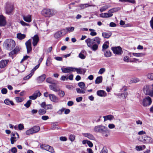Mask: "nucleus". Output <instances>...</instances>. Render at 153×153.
<instances>
[{"label":"nucleus","instance_id":"nucleus-36","mask_svg":"<svg viewBox=\"0 0 153 153\" xmlns=\"http://www.w3.org/2000/svg\"><path fill=\"white\" fill-rule=\"evenodd\" d=\"M33 95L36 99L37 97L40 96L41 94L39 91L37 90L35 92Z\"/></svg>","mask_w":153,"mask_h":153},{"label":"nucleus","instance_id":"nucleus-39","mask_svg":"<svg viewBox=\"0 0 153 153\" xmlns=\"http://www.w3.org/2000/svg\"><path fill=\"white\" fill-rule=\"evenodd\" d=\"M46 82L49 83H54L55 81L51 77L47 78L46 79Z\"/></svg>","mask_w":153,"mask_h":153},{"label":"nucleus","instance_id":"nucleus-56","mask_svg":"<svg viewBox=\"0 0 153 153\" xmlns=\"http://www.w3.org/2000/svg\"><path fill=\"white\" fill-rule=\"evenodd\" d=\"M58 94L60 97H62L65 95V92L64 91H61L58 93Z\"/></svg>","mask_w":153,"mask_h":153},{"label":"nucleus","instance_id":"nucleus-5","mask_svg":"<svg viewBox=\"0 0 153 153\" xmlns=\"http://www.w3.org/2000/svg\"><path fill=\"white\" fill-rule=\"evenodd\" d=\"M151 86L149 85H146L143 88V90L144 93L146 94L149 95L151 97H153V84Z\"/></svg>","mask_w":153,"mask_h":153},{"label":"nucleus","instance_id":"nucleus-23","mask_svg":"<svg viewBox=\"0 0 153 153\" xmlns=\"http://www.w3.org/2000/svg\"><path fill=\"white\" fill-rule=\"evenodd\" d=\"M86 52L85 50L81 51L79 54V57L82 59H84L86 57Z\"/></svg>","mask_w":153,"mask_h":153},{"label":"nucleus","instance_id":"nucleus-2","mask_svg":"<svg viewBox=\"0 0 153 153\" xmlns=\"http://www.w3.org/2000/svg\"><path fill=\"white\" fill-rule=\"evenodd\" d=\"M15 41L10 39L5 40L3 44V46L4 48L9 51L12 50L15 47Z\"/></svg>","mask_w":153,"mask_h":153},{"label":"nucleus","instance_id":"nucleus-61","mask_svg":"<svg viewBox=\"0 0 153 153\" xmlns=\"http://www.w3.org/2000/svg\"><path fill=\"white\" fill-rule=\"evenodd\" d=\"M147 77L149 79L153 80V73L149 74L147 75Z\"/></svg>","mask_w":153,"mask_h":153},{"label":"nucleus","instance_id":"nucleus-45","mask_svg":"<svg viewBox=\"0 0 153 153\" xmlns=\"http://www.w3.org/2000/svg\"><path fill=\"white\" fill-rule=\"evenodd\" d=\"M15 99L17 102H21L24 100V99L23 98L20 97H16Z\"/></svg>","mask_w":153,"mask_h":153},{"label":"nucleus","instance_id":"nucleus-19","mask_svg":"<svg viewBox=\"0 0 153 153\" xmlns=\"http://www.w3.org/2000/svg\"><path fill=\"white\" fill-rule=\"evenodd\" d=\"M97 94L99 96L101 97H105L106 96V92L103 90H100L97 91Z\"/></svg>","mask_w":153,"mask_h":153},{"label":"nucleus","instance_id":"nucleus-50","mask_svg":"<svg viewBox=\"0 0 153 153\" xmlns=\"http://www.w3.org/2000/svg\"><path fill=\"white\" fill-rule=\"evenodd\" d=\"M74 29V28L73 27H66V29L67 30V32L69 33L73 31Z\"/></svg>","mask_w":153,"mask_h":153},{"label":"nucleus","instance_id":"nucleus-12","mask_svg":"<svg viewBox=\"0 0 153 153\" xmlns=\"http://www.w3.org/2000/svg\"><path fill=\"white\" fill-rule=\"evenodd\" d=\"M25 44L27 48V53H28L32 51L31 39H29L26 42Z\"/></svg>","mask_w":153,"mask_h":153},{"label":"nucleus","instance_id":"nucleus-6","mask_svg":"<svg viewBox=\"0 0 153 153\" xmlns=\"http://www.w3.org/2000/svg\"><path fill=\"white\" fill-rule=\"evenodd\" d=\"M138 140L144 143L148 144L153 143V139L148 136H146L144 137L143 139V137H140L138 138Z\"/></svg>","mask_w":153,"mask_h":153},{"label":"nucleus","instance_id":"nucleus-38","mask_svg":"<svg viewBox=\"0 0 153 153\" xmlns=\"http://www.w3.org/2000/svg\"><path fill=\"white\" fill-rule=\"evenodd\" d=\"M62 36V35L61 34V33L59 31L56 33L55 34L54 37L55 38L57 39L60 37Z\"/></svg>","mask_w":153,"mask_h":153},{"label":"nucleus","instance_id":"nucleus-49","mask_svg":"<svg viewBox=\"0 0 153 153\" xmlns=\"http://www.w3.org/2000/svg\"><path fill=\"white\" fill-rule=\"evenodd\" d=\"M38 112L39 114L43 115L46 113V111L44 109H40L39 110Z\"/></svg>","mask_w":153,"mask_h":153},{"label":"nucleus","instance_id":"nucleus-29","mask_svg":"<svg viewBox=\"0 0 153 153\" xmlns=\"http://www.w3.org/2000/svg\"><path fill=\"white\" fill-rule=\"evenodd\" d=\"M50 88L55 91H58V89L56 88V84L50 85H49Z\"/></svg>","mask_w":153,"mask_h":153},{"label":"nucleus","instance_id":"nucleus-46","mask_svg":"<svg viewBox=\"0 0 153 153\" xmlns=\"http://www.w3.org/2000/svg\"><path fill=\"white\" fill-rule=\"evenodd\" d=\"M32 101L31 100H29L27 102L24 104V106L27 108L30 107Z\"/></svg>","mask_w":153,"mask_h":153},{"label":"nucleus","instance_id":"nucleus-1","mask_svg":"<svg viewBox=\"0 0 153 153\" xmlns=\"http://www.w3.org/2000/svg\"><path fill=\"white\" fill-rule=\"evenodd\" d=\"M101 40V38L96 37L92 39L88 38L85 40V42L88 47L93 51H95L98 49V45L100 44Z\"/></svg>","mask_w":153,"mask_h":153},{"label":"nucleus","instance_id":"nucleus-37","mask_svg":"<svg viewBox=\"0 0 153 153\" xmlns=\"http://www.w3.org/2000/svg\"><path fill=\"white\" fill-rule=\"evenodd\" d=\"M19 51L18 48L16 47L13 51H12L10 53V55H13L16 54Z\"/></svg>","mask_w":153,"mask_h":153},{"label":"nucleus","instance_id":"nucleus-59","mask_svg":"<svg viewBox=\"0 0 153 153\" xmlns=\"http://www.w3.org/2000/svg\"><path fill=\"white\" fill-rule=\"evenodd\" d=\"M41 147L44 149L47 150L48 147H50V146L47 145H43Z\"/></svg>","mask_w":153,"mask_h":153},{"label":"nucleus","instance_id":"nucleus-52","mask_svg":"<svg viewBox=\"0 0 153 153\" xmlns=\"http://www.w3.org/2000/svg\"><path fill=\"white\" fill-rule=\"evenodd\" d=\"M105 71V68H100L99 71L98 73L99 74H102Z\"/></svg>","mask_w":153,"mask_h":153},{"label":"nucleus","instance_id":"nucleus-21","mask_svg":"<svg viewBox=\"0 0 153 153\" xmlns=\"http://www.w3.org/2000/svg\"><path fill=\"white\" fill-rule=\"evenodd\" d=\"M8 61L7 60H2L0 62V68H4L7 64Z\"/></svg>","mask_w":153,"mask_h":153},{"label":"nucleus","instance_id":"nucleus-20","mask_svg":"<svg viewBox=\"0 0 153 153\" xmlns=\"http://www.w3.org/2000/svg\"><path fill=\"white\" fill-rule=\"evenodd\" d=\"M24 20L27 22H30L32 21L31 16L28 15L27 16H23Z\"/></svg>","mask_w":153,"mask_h":153},{"label":"nucleus","instance_id":"nucleus-32","mask_svg":"<svg viewBox=\"0 0 153 153\" xmlns=\"http://www.w3.org/2000/svg\"><path fill=\"white\" fill-rule=\"evenodd\" d=\"M78 85L82 89L85 90L86 88L85 84L82 82H79L78 83Z\"/></svg>","mask_w":153,"mask_h":153},{"label":"nucleus","instance_id":"nucleus-35","mask_svg":"<svg viewBox=\"0 0 153 153\" xmlns=\"http://www.w3.org/2000/svg\"><path fill=\"white\" fill-rule=\"evenodd\" d=\"M4 103L7 105H9L10 104L12 105H13L14 104V103L12 101L8 99L5 100L4 101Z\"/></svg>","mask_w":153,"mask_h":153},{"label":"nucleus","instance_id":"nucleus-28","mask_svg":"<svg viewBox=\"0 0 153 153\" xmlns=\"http://www.w3.org/2000/svg\"><path fill=\"white\" fill-rule=\"evenodd\" d=\"M26 37V35L24 34H22L21 33H18L17 35V37L18 39L20 40L24 39Z\"/></svg>","mask_w":153,"mask_h":153},{"label":"nucleus","instance_id":"nucleus-8","mask_svg":"<svg viewBox=\"0 0 153 153\" xmlns=\"http://www.w3.org/2000/svg\"><path fill=\"white\" fill-rule=\"evenodd\" d=\"M5 9L6 14H11L13 11V6L10 4L7 3L6 4L5 7Z\"/></svg>","mask_w":153,"mask_h":153},{"label":"nucleus","instance_id":"nucleus-48","mask_svg":"<svg viewBox=\"0 0 153 153\" xmlns=\"http://www.w3.org/2000/svg\"><path fill=\"white\" fill-rule=\"evenodd\" d=\"M130 62H141V60H140V59L136 58H133L132 60H130L129 61Z\"/></svg>","mask_w":153,"mask_h":153},{"label":"nucleus","instance_id":"nucleus-64","mask_svg":"<svg viewBox=\"0 0 153 153\" xmlns=\"http://www.w3.org/2000/svg\"><path fill=\"white\" fill-rule=\"evenodd\" d=\"M1 92L3 94H6L7 92V90L5 88H3L1 90Z\"/></svg>","mask_w":153,"mask_h":153},{"label":"nucleus","instance_id":"nucleus-51","mask_svg":"<svg viewBox=\"0 0 153 153\" xmlns=\"http://www.w3.org/2000/svg\"><path fill=\"white\" fill-rule=\"evenodd\" d=\"M46 77V76L45 74H43L39 77V80L42 82L44 80Z\"/></svg>","mask_w":153,"mask_h":153},{"label":"nucleus","instance_id":"nucleus-53","mask_svg":"<svg viewBox=\"0 0 153 153\" xmlns=\"http://www.w3.org/2000/svg\"><path fill=\"white\" fill-rule=\"evenodd\" d=\"M118 10V8H114L111 9L109 10V12L110 13H113L116 12Z\"/></svg>","mask_w":153,"mask_h":153},{"label":"nucleus","instance_id":"nucleus-40","mask_svg":"<svg viewBox=\"0 0 153 153\" xmlns=\"http://www.w3.org/2000/svg\"><path fill=\"white\" fill-rule=\"evenodd\" d=\"M107 43L109 44V42H106L103 45L102 47V51H104V50L108 48L109 46L108 45L106 44Z\"/></svg>","mask_w":153,"mask_h":153},{"label":"nucleus","instance_id":"nucleus-4","mask_svg":"<svg viewBox=\"0 0 153 153\" xmlns=\"http://www.w3.org/2000/svg\"><path fill=\"white\" fill-rule=\"evenodd\" d=\"M56 13L57 11L53 9H44L41 12L43 16L48 17L52 16Z\"/></svg>","mask_w":153,"mask_h":153},{"label":"nucleus","instance_id":"nucleus-3","mask_svg":"<svg viewBox=\"0 0 153 153\" xmlns=\"http://www.w3.org/2000/svg\"><path fill=\"white\" fill-rule=\"evenodd\" d=\"M94 129L95 132L102 133L106 137L108 136L107 134L108 133L109 131L106 127L102 125L97 126L95 127Z\"/></svg>","mask_w":153,"mask_h":153},{"label":"nucleus","instance_id":"nucleus-26","mask_svg":"<svg viewBox=\"0 0 153 153\" xmlns=\"http://www.w3.org/2000/svg\"><path fill=\"white\" fill-rule=\"evenodd\" d=\"M74 69L75 70L74 71H76L77 73L78 74H81L82 72L84 73L86 71V70L85 69H81L80 68H74Z\"/></svg>","mask_w":153,"mask_h":153},{"label":"nucleus","instance_id":"nucleus-57","mask_svg":"<svg viewBox=\"0 0 153 153\" xmlns=\"http://www.w3.org/2000/svg\"><path fill=\"white\" fill-rule=\"evenodd\" d=\"M20 23L23 26H30L29 24L25 22L22 20L20 21Z\"/></svg>","mask_w":153,"mask_h":153},{"label":"nucleus","instance_id":"nucleus-41","mask_svg":"<svg viewBox=\"0 0 153 153\" xmlns=\"http://www.w3.org/2000/svg\"><path fill=\"white\" fill-rule=\"evenodd\" d=\"M122 2H128L132 4H134L135 3V0H119Z\"/></svg>","mask_w":153,"mask_h":153},{"label":"nucleus","instance_id":"nucleus-34","mask_svg":"<svg viewBox=\"0 0 153 153\" xmlns=\"http://www.w3.org/2000/svg\"><path fill=\"white\" fill-rule=\"evenodd\" d=\"M104 56L106 57H109L111 56V53L110 51L107 50L104 52Z\"/></svg>","mask_w":153,"mask_h":153},{"label":"nucleus","instance_id":"nucleus-60","mask_svg":"<svg viewBox=\"0 0 153 153\" xmlns=\"http://www.w3.org/2000/svg\"><path fill=\"white\" fill-rule=\"evenodd\" d=\"M46 64V65L47 66H49L51 65V61H50V58H48L47 59Z\"/></svg>","mask_w":153,"mask_h":153},{"label":"nucleus","instance_id":"nucleus-31","mask_svg":"<svg viewBox=\"0 0 153 153\" xmlns=\"http://www.w3.org/2000/svg\"><path fill=\"white\" fill-rule=\"evenodd\" d=\"M34 133L38 132L40 130V127L39 126H35L32 127Z\"/></svg>","mask_w":153,"mask_h":153},{"label":"nucleus","instance_id":"nucleus-14","mask_svg":"<svg viewBox=\"0 0 153 153\" xmlns=\"http://www.w3.org/2000/svg\"><path fill=\"white\" fill-rule=\"evenodd\" d=\"M6 24V18L2 15H0V26H4Z\"/></svg>","mask_w":153,"mask_h":153},{"label":"nucleus","instance_id":"nucleus-27","mask_svg":"<svg viewBox=\"0 0 153 153\" xmlns=\"http://www.w3.org/2000/svg\"><path fill=\"white\" fill-rule=\"evenodd\" d=\"M79 7L81 8V9H83L84 8H86L88 7H91V6H95V5H90L88 4H81L79 5Z\"/></svg>","mask_w":153,"mask_h":153},{"label":"nucleus","instance_id":"nucleus-33","mask_svg":"<svg viewBox=\"0 0 153 153\" xmlns=\"http://www.w3.org/2000/svg\"><path fill=\"white\" fill-rule=\"evenodd\" d=\"M132 53L134 56L137 57L143 56L145 55V54L141 53Z\"/></svg>","mask_w":153,"mask_h":153},{"label":"nucleus","instance_id":"nucleus-58","mask_svg":"<svg viewBox=\"0 0 153 153\" xmlns=\"http://www.w3.org/2000/svg\"><path fill=\"white\" fill-rule=\"evenodd\" d=\"M52 109V106L51 104L47 105L45 107V109Z\"/></svg>","mask_w":153,"mask_h":153},{"label":"nucleus","instance_id":"nucleus-15","mask_svg":"<svg viewBox=\"0 0 153 153\" xmlns=\"http://www.w3.org/2000/svg\"><path fill=\"white\" fill-rule=\"evenodd\" d=\"M49 97L50 100L53 102H57L59 101V100L58 97L54 94H49Z\"/></svg>","mask_w":153,"mask_h":153},{"label":"nucleus","instance_id":"nucleus-22","mask_svg":"<svg viewBox=\"0 0 153 153\" xmlns=\"http://www.w3.org/2000/svg\"><path fill=\"white\" fill-rule=\"evenodd\" d=\"M82 134L85 137H87L91 140H95V137L93 135L90 133H83Z\"/></svg>","mask_w":153,"mask_h":153},{"label":"nucleus","instance_id":"nucleus-16","mask_svg":"<svg viewBox=\"0 0 153 153\" xmlns=\"http://www.w3.org/2000/svg\"><path fill=\"white\" fill-rule=\"evenodd\" d=\"M33 45L34 46H36L39 41V39L38 36L35 35L33 38Z\"/></svg>","mask_w":153,"mask_h":153},{"label":"nucleus","instance_id":"nucleus-7","mask_svg":"<svg viewBox=\"0 0 153 153\" xmlns=\"http://www.w3.org/2000/svg\"><path fill=\"white\" fill-rule=\"evenodd\" d=\"M127 89L125 87H123L121 89V91L122 93H120L117 94L119 97L123 99H125L128 95V93L126 91Z\"/></svg>","mask_w":153,"mask_h":153},{"label":"nucleus","instance_id":"nucleus-17","mask_svg":"<svg viewBox=\"0 0 153 153\" xmlns=\"http://www.w3.org/2000/svg\"><path fill=\"white\" fill-rule=\"evenodd\" d=\"M39 65L38 64L35 66L33 69L31 70V73L28 76H26V79H28L30 78L34 74V72L38 69L39 66Z\"/></svg>","mask_w":153,"mask_h":153},{"label":"nucleus","instance_id":"nucleus-10","mask_svg":"<svg viewBox=\"0 0 153 153\" xmlns=\"http://www.w3.org/2000/svg\"><path fill=\"white\" fill-rule=\"evenodd\" d=\"M151 103V99L150 97L148 96L143 99V104L144 106H146L150 105Z\"/></svg>","mask_w":153,"mask_h":153},{"label":"nucleus","instance_id":"nucleus-24","mask_svg":"<svg viewBox=\"0 0 153 153\" xmlns=\"http://www.w3.org/2000/svg\"><path fill=\"white\" fill-rule=\"evenodd\" d=\"M104 118V121H105L107 120H111L114 119V117L113 116L111 115H109L103 117Z\"/></svg>","mask_w":153,"mask_h":153},{"label":"nucleus","instance_id":"nucleus-42","mask_svg":"<svg viewBox=\"0 0 153 153\" xmlns=\"http://www.w3.org/2000/svg\"><path fill=\"white\" fill-rule=\"evenodd\" d=\"M139 81L140 80L138 78H134L131 79V83H136L139 82Z\"/></svg>","mask_w":153,"mask_h":153},{"label":"nucleus","instance_id":"nucleus-9","mask_svg":"<svg viewBox=\"0 0 153 153\" xmlns=\"http://www.w3.org/2000/svg\"><path fill=\"white\" fill-rule=\"evenodd\" d=\"M10 138L11 143L13 144L19 138V136L18 133H12L11 134Z\"/></svg>","mask_w":153,"mask_h":153},{"label":"nucleus","instance_id":"nucleus-13","mask_svg":"<svg viewBox=\"0 0 153 153\" xmlns=\"http://www.w3.org/2000/svg\"><path fill=\"white\" fill-rule=\"evenodd\" d=\"M61 70L64 73H70L75 71L74 68L68 67L66 68H62Z\"/></svg>","mask_w":153,"mask_h":153},{"label":"nucleus","instance_id":"nucleus-43","mask_svg":"<svg viewBox=\"0 0 153 153\" xmlns=\"http://www.w3.org/2000/svg\"><path fill=\"white\" fill-rule=\"evenodd\" d=\"M32 128L26 131V134L27 135H30L32 134H34Z\"/></svg>","mask_w":153,"mask_h":153},{"label":"nucleus","instance_id":"nucleus-25","mask_svg":"<svg viewBox=\"0 0 153 153\" xmlns=\"http://www.w3.org/2000/svg\"><path fill=\"white\" fill-rule=\"evenodd\" d=\"M111 35L112 33L111 32H103L102 33V36L104 38L107 39L109 38L111 36Z\"/></svg>","mask_w":153,"mask_h":153},{"label":"nucleus","instance_id":"nucleus-30","mask_svg":"<svg viewBox=\"0 0 153 153\" xmlns=\"http://www.w3.org/2000/svg\"><path fill=\"white\" fill-rule=\"evenodd\" d=\"M102 76L97 77L95 81V83L97 84H99L102 82Z\"/></svg>","mask_w":153,"mask_h":153},{"label":"nucleus","instance_id":"nucleus-18","mask_svg":"<svg viewBox=\"0 0 153 153\" xmlns=\"http://www.w3.org/2000/svg\"><path fill=\"white\" fill-rule=\"evenodd\" d=\"M113 16V14L110 13L109 10L108 13H102L100 14V16L102 18H108L112 16Z\"/></svg>","mask_w":153,"mask_h":153},{"label":"nucleus","instance_id":"nucleus-44","mask_svg":"<svg viewBox=\"0 0 153 153\" xmlns=\"http://www.w3.org/2000/svg\"><path fill=\"white\" fill-rule=\"evenodd\" d=\"M76 90L77 92L78 93H82V94H84L85 93V91L84 89H82L81 90L79 88H76Z\"/></svg>","mask_w":153,"mask_h":153},{"label":"nucleus","instance_id":"nucleus-54","mask_svg":"<svg viewBox=\"0 0 153 153\" xmlns=\"http://www.w3.org/2000/svg\"><path fill=\"white\" fill-rule=\"evenodd\" d=\"M60 31L61 33V34L62 35L66 34L67 33L66 28L65 29L61 30Z\"/></svg>","mask_w":153,"mask_h":153},{"label":"nucleus","instance_id":"nucleus-11","mask_svg":"<svg viewBox=\"0 0 153 153\" xmlns=\"http://www.w3.org/2000/svg\"><path fill=\"white\" fill-rule=\"evenodd\" d=\"M111 49L114 53L120 55L122 53V49L120 47H112Z\"/></svg>","mask_w":153,"mask_h":153},{"label":"nucleus","instance_id":"nucleus-55","mask_svg":"<svg viewBox=\"0 0 153 153\" xmlns=\"http://www.w3.org/2000/svg\"><path fill=\"white\" fill-rule=\"evenodd\" d=\"M108 150L106 147H104L101 151L100 153H107Z\"/></svg>","mask_w":153,"mask_h":153},{"label":"nucleus","instance_id":"nucleus-63","mask_svg":"<svg viewBox=\"0 0 153 153\" xmlns=\"http://www.w3.org/2000/svg\"><path fill=\"white\" fill-rule=\"evenodd\" d=\"M57 125L55 123H53L51 126V129L52 130H54L56 129H58L56 127Z\"/></svg>","mask_w":153,"mask_h":153},{"label":"nucleus","instance_id":"nucleus-47","mask_svg":"<svg viewBox=\"0 0 153 153\" xmlns=\"http://www.w3.org/2000/svg\"><path fill=\"white\" fill-rule=\"evenodd\" d=\"M109 7L107 5L104 6L102 7L100 9V11L101 12H103L106 9H107Z\"/></svg>","mask_w":153,"mask_h":153},{"label":"nucleus","instance_id":"nucleus-62","mask_svg":"<svg viewBox=\"0 0 153 153\" xmlns=\"http://www.w3.org/2000/svg\"><path fill=\"white\" fill-rule=\"evenodd\" d=\"M135 149L137 151H141L143 150V147L140 146H136Z\"/></svg>","mask_w":153,"mask_h":153}]
</instances>
